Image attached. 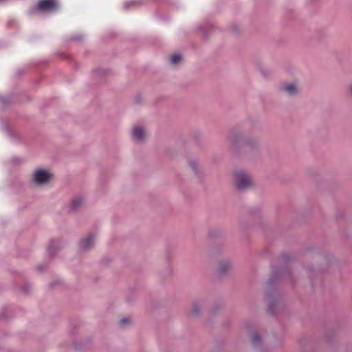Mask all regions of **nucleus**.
Wrapping results in <instances>:
<instances>
[{
  "label": "nucleus",
  "mask_w": 352,
  "mask_h": 352,
  "mask_svg": "<svg viewBox=\"0 0 352 352\" xmlns=\"http://www.w3.org/2000/svg\"><path fill=\"white\" fill-rule=\"evenodd\" d=\"M234 184L237 189L245 190L252 185V179L247 173L238 171L234 175Z\"/></svg>",
  "instance_id": "nucleus-1"
},
{
  "label": "nucleus",
  "mask_w": 352,
  "mask_h": 352,
  "mask_svg": "<svg viewBox=\"0 0 352 352\" xmlns=\"http://www.w3.org/2000/svg\"><path fill=\"white\" fill-rule=\"evenodd\" d=\"M58 8V2L57 0H39L32 12H55Z\"/></svg>",
  "instance_id": "nucleus-2"
},
{
  "label": "nucleus",
  "mask_w": 352,
  "mask_h": 352,
  "mask_svg": "<svg viewBox=\"0 0 352 352\" xmlns=\"http://www.w3.org/2000/svg\"><path fill=\"white\" fill-rule=\"evenodd\" d=\"M52 177V175L48 172L38 169L34 172L33 177V182L38 186L47 184L50 182Z\"/></svg>",
  "instance_id": "nucleus-3"
},
{
  "label": "nucleus",
  "mask_w": 352,
  "mask_h": 352,
  "mask_svg": "<svg viewBox=\"0 0 352 352\" xmlns=\"http://www.w3.org/2000/svg\"><path fill=\"white\" fill-rule=\"evenodd\" d=\"M131 137L133 140L142 142L145 140L146 131L142 126H135L131 131Z\"/></svg>",
  "instance_id": "nucleus-4"
},
{
  "label": "nucleus",
  "mask_w": 352,
  "mask_h": 352,
  "mask_svg": "<svg viewBox=\"0 0 352 352\" xmlns=\"http://www.w3.org/2000/svg\"><path fill=\"white\" fill-rule=\"evenodd\" d=\"M96 236L93 234H89L82 239L79 243V248L81 250H88L91 248L95 243Z\"/></svg>",
  "instance_id": "nucleus-5"
},
{
  "label": "nucleus",
  "mask_w": 352,
  "mask_h": 352,
  "mask_svg": "<svg viewBox=\"0 0 352 352\" xmlns=\"http://www.w3.org/2000/svg\"><path fill=\"white\" fill-rule=\"evenodd\" d=\"M63 248V243L60 240L54 239L50 241L47 252L50 256L56 255V252Z\"/></svg>",
  "instance_id": "nucleus-6"
},
{
  "label": "nucleus",
  "mask_w": 352,
  "mask_h": 352,
  "mask_svg": "<svg viewBox=\"0 0 352 352\" xmlns=\"http://www.w3.org/2000/svg\"><path fill=\"white\" fill-rule=\"evenodd\" d=\"M282 90L289 96H295L298 93V88L294 83L284 85L282 87Z\"/></svg>",
  "instance_id": "nucleus-7"
},
{
  "label": "nucleus",
  "mask_w": 352,
  "mask_h": 352,
  "mask_svg": "<svg viewBox=\"0 0 352 352\" xmlns=\"http://www.w3.org/2000/svg\"><path fill=\"white\" fill-rule=\"evenodd\" d=\"M232 267L230 263L228 261H222L219 263L217 273L219 275H223L228 272Z\"/></svg>",
  "instance_id": "nucleus-8"
},
{
  "label": "nucleus",
  "mask_w": 352,
  "mask_h": 352,
  "mask_svg": "<svg viewBox=\"0 0 352 352\" xmlns=\"http://www.w3.org/2000/svg\"><path fill=\"white\" fill-rule=\"evenodd\" d=\"M203 307L202 302H195L192 305L190 309V314L193 316H197L201 311Z\"/></svg>",
  "instance_id": "nucleus-9"
},
{
  "label": "nucleus",
  "mask_w": 352,
  "mask_h": 352,
  "mask_svg": "<svg viewBox=\"0 0 352 352\" xmlns=\"http://www.w3.org/2000/svg\"><path fill=\"white\" fill-rule=\"evenodd\" d=\"M83 203V199L82 197L74 198L70 204V209L73 211L76 210Z\"/></svg>",
  "instance_id": "nucleus-10"
},
{
  "label": "nucleus",
  "mask_w": 352,
  "mask_h": 352,
  "mask_svg": "<svg viewBox=\"0 0 352 352\" xmlns=\"http://www.w3.org/2000/svg\"><path fill=\"white\" fill-rule=\"evenodd\" d=\"M279 304V300L275 297L274 299L270 300L268 310L270 313H274V307Z\"/></svg>",
  "instance_id": "nucleus-11"
},
{
  "label": "nucleus",
  "mask_w": 352,
  "mask_h": 352,
  "mask_svg": "<svg viewBox=\"0 0 352 352\" xmlns=\"http://www.w3.org/2000/svg\"><path fill=\"white\" fill-rule=\"evenodd\" d=\"M258 141L256 139H249L245 140L244 142H242L241 144L249 146L250 147L256 146L258 144Z\"/></svg>",
  "instance_id": "nucleus-12"
},
{
  "label": "nucleus",
  "mask_w": 352,
  "mask_h": 352,
  "mask_svg": "<svg viewBox=\"0 0 352 352\" xmlns=\"http://www.w3.org/2000/svg\"><path fill=\"white\" fill-rule=\"evenodd\" d=\"M182 59V56L179 54H175L173 56H171L170 60L171 63L175 65L178 63Z\"/></svg>",
  "instance_id": "nucleus-13"
},
{
  "label": "nucleus",
  "mask_w": 352,
  "mask_h": 352,
  "mask_svg": "<svg viewBox=\"0 0 352 352\" xmlns=\"http://www.w3.org/2000/svg\"><path fill=\"white\" fill-rule=\"evenodd\" d=\"M261 336L258 334L255 333L253 335L252 338V342L254 345L258 344L261 342Z\"/></svg>",
  "instance_id": "nucleus-14"
},
{
  "label": "nucleus",
  "mask_w": 352,
  "mask_h": 352,
  "mask_svg": "<svg viewBox=\"0 0 352 352\" xmlns=\"http://www.w3.org/2000/svg\"><path fill=\"white\" fill-rule=\"evenodd\" d=\"M189 166L192 168V170L195 172V173H198V164L195 161H190L189 162Z\"/></svg>",
  "instance_id": "nucleus-15"
},
{
  "label": "nucleus",
  "mask_w": 352,
  "mask_h": 352,
  "mask_svg": "<svg viewBox=\"0 0 352 352\" xmlns=\"http://www.w3.org/2000/svg\"><path fill=\"white\" fill-rule=\"evenodd\" d=\"M139 3L138 1L135 0V1H129V2H126L124 3V8L125 10H128L131 6H133L134 5H136Z\"/></svg>",
  "instance_id": "nucleus-16"
},
{
  "label": "nucleus",
  "mask_w": 352,
  "mask_h": 352,
  "mask_svg": "<svg viewBox=\"0 0 352 352\" xmlns=\"http://www.w3.org/2000/svg\"><path fill=\"white\" fill-rule=\"evenodd\" d=\"M238 142V137L236 134H232L229 138V142L234 145Z\"/></svg>",
  "instance_id": "nucleus-17"
},
{
  "label": "nucleus",
  "mask_w": 352,
  "mask_h": 352,
  "mask_svg": "<svg viewBox=\"0 0 352 352\" xmlns=\"http://www.w3.org/2000/svg\"><path fill=\"white\" fill-rule=\"evenodd\" d=\"M274 282H275V277H271L267 280V284L268 285V286H272L274 285Z\"/></svg>",
  "instance_id": "nucleus-18"
},
{
  "label": "nucleus",
  "mask_w": 352,
  "mask_h": 352,
  "mask_svg": "<svg viewBox=\"0 0 352 352\" xmlns=\"http://www.w3.org/2000/svg\"><path fill=\"white\" fill-rule=\"evenodd\" d=\"M129 320L128 318H124L121 319L120 321V324L122 326H124L125 324L129 323Z\"/></svg>",
  "instance_id": "nucleus-19"
},
{
  "label": "nucleus",
  "mask_w": 352,
  "mask_h": 352,
  "mask_svg": "<svg viewBox=\"0 0 352 352\" xmlns=\"http://www.w3.org/2000/svg\"><path fill=\"white\" fill-rule=\"evenodd\" d=\"M349 92L350 95L352 96V83L349 87Z\"/></svg>",
  "instance_id": "nucleus-20"
},
{
  "label": "nucleus",
  "mask_w": 352,
  "mask_h": 352,
  "mask_svg": "<svg viewBox=\"0 0 352 352\" xmlns=\"http://www.w3.org/2000/svg\"><path fill=\"white\" fill-rule=\"evenodd\" d=\"M13 23H14V21L11 20V21H8V25H11Z\"/></svg>",
  "instance_id": "nucleus-21"
},
{
  "label": "nucleus",
  "mask_w": 352,
  "mask_h": 352,
  "mask_svg": "<svg viewBox=\"0 0 352 352\" xmlns=\"http://www.w3.org/2000/svg\"><path fill=\"white\" fill-rule=\"evenodd\" d=\"M8 133H9V135H12L13 133L11 131H8Z\"/></svg>",
  "instance_id": "nucleus-22"
},
{
  "label": "nucleus",
  "mask_w": 352,
  "mask_h": 352,
  "mask_svg": "<svg viewBox=\"0 0 352 352\" xmlns=\"http://www.w3.org/2000/svg\"><path fill=\"white\" fill-rule=\"evenodd\" d=\"M5 0H0V3L3 2Z\"/></svg>",
  "instance_id": "nucleus-23"
}]
</instances>
